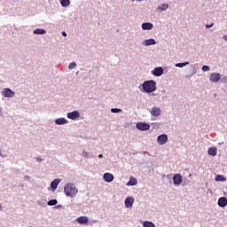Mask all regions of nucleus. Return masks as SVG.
<instances>
[{
  "instance_id": "nucleus-14",
  "label": "nucleus",
  "mask_w": 227,
  "mask_h": 227,
  "mask_svg": "<svg viewBox=\"0 0 227 227\" xmlns=\"http://www.w3.org/2000/svg\"><path fill=\"white\" fill-rule=\"evenodd\" d=\"M226 205H227V199H226V197H221L218 200V206L222 207H226Z\"/></svg>"
},
{
  "instance_id": "nucleus-8",
  "label": "nucleus",
  "mask_w": 227,
  "mask_h": 227,
  "mask_svg": "<svg viewBox=\"0 0 227 227\" xmlns=\"http://www.w3.org/2000/svg\"><path fill=\"white\" fill-rule=\"evenodd\" d=\"M134 205V197H128L125 199V207L126 208H132Z\"/></svg>"
},
{
  "instance_id": "nucleus-29",
  "label": "nucleus",
  "mask_w": 227,
  "mask_h": 227,
  "mask_svg": "<svg viewBox=\"0 0 227 227\" xmlns=\"http://www.w3.org/2000/svg\"><path fill=\"white\" fill-rule=\"evenodd\" d=\"M208 70H210V67H208V66H203L202 67V71L203 72H208Z\"/></svg>"
},
{
  "instance_id": "nucleus-33",
  "label": "nucleus",
  "mask_w": 227,
  "mask_h": 227,
  "mask_svg": "<svg viewBox=\"0 0 227 227\" xmlns=\"http://www.w3.org/2000/svg\"><path fill=\"white\" fill-rule=\"evenodd\" d=\"M212 26H214V23H212L211 25H206V27L210 28L212 27Z\"/></svg>"
},
{
  "instance_id": "nucleus-4",
  "label": "nucleus",
  "mask_w": 227,
  "mask_h": 227,
  "mask_svg": "<svg viewBox=\"0 0 227 227\" xmlns=\"http://www.w3.org/2000/svg\"><path fill=\"white\" fill-rule=\"evenodd\" d=\"M209 81H211V82H219V81H221V74L219 73L211 74L209 76Z\"/></svg>"
},
{
  "instance_id": "nucleus-37",
  "label": "nucleus",
  "mask_w": 227,
  "mask_h": 227,
  "mask_svg": "<svg viewBox=\"0 0 227 227\" xmlns=\"http://www.w3.org/2000/svg\"><path fill=\"white\" fill-rule=\"evenodd\" d=\"M223 40L227 42V35H223Z\"/></svg>"
},
{
  "instance_id": "nucleus-16",
  "label": "nucleus",
  "mask_w": 227,
  "mask_h": 227,
  "mask_svg": "<svg viewBox=\"0 0 227 227\" xmlns=\"http://www.w3.org/2000/svg\"><path fill=\"white\" fill-rule=\"evenodd\" d=\"M208 155H211L212 157H215L217 155V148L211 147L207 151Z\"/></svg>"
},
{
  "instance_id": "nucleus-23",
  "label": "nucleus",
  "mask_w": 227,
  "mask_h": 227,
  "mask_svg": "<svg viewBox=\"0 0 227 227\" xmlns=\"http://www.w3.org/2000/svg\"><path fill=\"white\" fill-rule=\"evenodd\" d=\"M60 4L64 8H67V6H70V0H61Z\"/></svg>"
},
{
  "instance_id": "nucleus-6",
  "label": "nucleus",
  "mask_w": 227,
  "mask_h": 227,
  "mask_svg": "<svg viewBox=\"0 0 227 227\" xmlns=\"http://www.w3.org/2000/svg\"><path fill=\"white\" fill-rule=\"evenodd\" d=\"M157 143L160 145H166V143H168V135L166 134L160 135L157 137Z\"/></svg>"
},
{
  "instance_id": "nucleus-25",
  "label": "nucleus",
  "mask_w": 227,
  "mask_h": 227,
  "mask_svg": "<svg viewBox=\"0 0 227 227\" xmlns=\"http://www.w3.org/2000/svg\"><path fill=\"white\" fill-rule=\"evenodd\" d=\"M48 205H49L50 207H54V205H58V200H51L48 201Z\"/></svg>"
},
{
  "instance_id": "nucleus-11",
  "label": "nucleus",
  "mask_w": 227,
  "mask_h": 227,
  "mask_svg": "<svg viewBox=\"0 0 227 227\" xmlns=\"http://www.w3.org/2000/svg\"><path fill=\"white\" fill-rule=\"evenodd\" d=\"M164 74V69L162 67H156L153 71V75H155V77H160Z\"/></svg>"
},
{
  "instance_id": "nucleus-22",
  "label": "nucleus",
  "mask_w": 227,
  "mask_h": 227,
  "mask_svg": "<svg viewBox=\"0 0 227 227\" xmlns=\"http://www.w3.org/2000/svg\"><path fill=\"white\" fill-rule=\"evenodd\" d=\"M146 46L148 45H155V39H147L145 41Z\"/></svg>"
},
{
  "instance_id": "nucleus-1",
  "label": "nucleus",
  "mask_w": 227,
  "mask_h": 227,
  "mask_svg": "<svg viewBox=\"0 0 227 227\" xmlns=\"http://www.w3.org/2000/svg\"><path fill=\"white\" fill-rule=\"evenodd\" d=\"M142 88L145 93H153L157 90V82L153 80L145 81L142 84Z\"/></svg>"
},
{
  "instance_id": "nucleus-20",
  "label": "nucleus",
  "mask_w": 227,
  "mask_h": 227,
  "mask_svg": "<svg viewBox=\"0 0 227 227\" xmlns=\"http://www.w3.org/2000/svg\"><path fill=\"white\" fill-rule=\"evenodd\" d=\"M128 186L130 185H137V179L134 178V177H130L129 181L127 183Z\"/></svg>"
},
{
  "instance_id": "nucleus-7",
  "label": "nucleus",
  "mask_w": 227,
  "mask_h": 227,
  "mask_svg": "<svg viewBox=\"0 0 227 227\" xmlns=\"http://www.w3.org/2000/svg\"><path fill=\"white\" fill-rule=\"evenodd\" d=\"M3 95L6 98H12V97L15 96V92L13 90H12L11 89H4Z\"/></svg>"
},
{
  "instance_id": "nucleus-30",
  "label": "nucleus",
  "mask_w": 227,
  "mask_h": 227,
  "mask_svg": "<svg viewBox=\"0 0 227 227\" xmlns=\"http://www.w3.org/2000/svg\"><path fill=\"white\" fill-rule=\"evenodd\" d=\"M112 113H121V109H118V108H112L111 109Z\"/></svg>"
},
{
  "instance_id": "nucleus-28",
  "label": "nucleus",
  "mask_w": 227,
  "mask_h": 227,
  "mask_svg": "<svg viewBox=\"0 0 227 227\" xmlns=\"http://www.w3.org/2000/svg\"><path fill=\"white\" fill-rule=\"evenodd\" d=\"M82 157H84L85 159H88V157H90V153L83 151L82 153Z\"/></svg>"
},
{
  "instance_id": "nucleus-10",
  "label": "nucleus",
  "mask_w": 227,
  "mask_h": 227,
  "mask_svg": "<svg viewBox=\"0 0 227 227\" xmlns=\"http://www.w3.org/2000/svg\"><path fill=\"white\" fill-rule=\"evenodd\" d=\"M79 116H81V114L77 111H74V112L67 114V118L69 120H77V118H79Z\"/></svg>"
},
{
  "instance_id": "nucleus-19",
  "label": "nucleus",
  "mask_w": 227,
  "mask_h": 227,
  "mask_svg": "<svg viewBox=\"0 0 227 227\" xmlns=\"http://www.w3.org/2000/svg\"><path fill=\"white\" fill-rule=\"evenodd\" d=\"M47 31L43 28H36L34 30V35H45Z\"/></svg>"
},
{
  "instance_id": "nucleus-36",
  "label": "nucleus",
  "mask_w": 227,
  "mask_h": 227,
  "mask_svg": "<svg viewBox=\"0 0 227 227\" xmlns=\"http://www.w3.org/2000/svg\"><path fill=\"white\" fill-rule=\"evenodd\" d=\"M62 35H63L64 36H67V32L63 31V32H62Z\"/></svg>"
},
{
  "instance_id": "nucleus-12",
  "label": "nucleus",
  "mask_w": 227,
  "mask_h": 227,
  "mask_svg": "<svg viewBox=\"0 0 227 227\" xmlns=\"http://www.w3.org/2000/svg\"><path fill=\"white\" fill-rule=\"evenodd\" d=\"M77 223L79 224H88L90 219H88V216H79L77 219H76Z\"/></svg>"
},
{
  "instance_id": "nucleus-18",
  "label": "nucleus",
  "mask_w": 227,
  "mask_h": 227,
  "mask_svg": "<svg viewBox=\"0 0 227 227\" xmlns=\"http://www.w3.org/2000/svg\"><path fill=\"white\" fill-rule=\"evenodd\" d=\"M55 123L57 125H65V123H68V121H67V119L65 118H59L56 119Z\"/></svg>"
},
{
  "instance_id": "nucleus-9",
  "label": "nucleus",
  "mask_w": 227,
  "mask_h": 227,
  "mask_svg": "<svg viewBox=\"0 0 227 227\" xmlns=\"http://www.w3.org/2000/svg\"><path fill=\"white\" fill-rule=\"evenodd\" d=\"M103 178H104L105 182L109 184V183L113 182V180H114V176H113V174H111V173H105L103 176Z\"/></svg>"
},
{
  "instance_id": "nucleus-17",
  "label": "nucleus",
  "mask_w": 227,
  "mask_h": 227,
  "mask_svg": "<svg viewBox=\"0 0 227 227\" xmlns=\"http://www.w3.org/2000/svg\"><path fill=\"white\" fill-rule=\"evenodd\" d=\"M59 179H55L51 183V189H53V191H56V189H58V185H59Z\"/></svg>"
},
{
  "instance_id": "nucleus-3",
  "label": "nucleus",
  "mask_w": 227,
  "mask_h": 227,
  "mask_svg": "<svg viewBox=\"0 0 227 227\" xmlns=\"http://www.w3.org/2000/svg\"><path fill=\"white\" fill-rule=\"evenodd\" d=\"M173 182H174V185H181L182 182H184V178L182 177V175L180 174L174 175Z\"/></svg>"
},
{
  "instance_id": "nucleus-24",
  "label": "nucleus",
  "mask_w": 227,
  "mask_h": 227,
  "mask_svg": "<svg viewBox=\"0 0 227 227\" xmlns=\"http://www.w3.org/2000/svg\"><path fill=\"white\" fill-rule=\"evenodd\" d=\"M215 180H216V182H225L226 178H224V176H223L221 175H218V176H216Z\"/></svg>"
},
{
  "instance_id": "nucleus-32",
  "label": "nucleus",
  "mask_w": 227,
  "mask_h": 227,
  "mask_svg": "<svg viewBox=\"0 0 227 227\" xmlns=\"http://www.w3.org/2000/svg\"><path fill=\"white\" fill-rule=\"evenodd\" d=\"M30 178H31V177H30L29 176H24V179L27 180V181H29Z\"/></svg>"
},
{
  "instance_id": "nucleus-39",
  "label": "nucleus",
  "mask_w": 227,
  "mask_h": 227,
  "mask_svg": "<svg viewBox=\"0 0 227 227\" xmlns=\"http://www.w3.org/2000/svg\"><path fill=\"white\" fill-rule=\"evenodd\" d=\"M0 113H1V107H0Z\"/></svg>"
},
{
  "instance_id": "nucleus-31",
  "label": "nucleus",
  "mask_w": 227,
  "mask_h": 227,
  "mask_svg": "<svg viewBox=\"0 0 227 227\" xmlns=\"http://www.w3.org/2000/svg\"><path fill=\"white\" fill-rule=\"evenodd\" d=\"M168 4H161V6H160V10H162V11H164V10H168Z\"/></svg>"
},
{
  "instance_id": "nucleus-35",
  "label": "nucleus",
  "mask_w": 227,
  "mask_h": 227,
  "mask_svg": "<svg viewBox=\"0 0 227 227\" xmlns=\"http://www.w3.org/2000/svg\"><path fill=\"white\" fill-rule=\"evenodd\" d=\"M37 162H42V160L40 158H36Z\"/></svg>"
},
{
  "instance_id": "nucleus-26",
  "label": "nucleus",
  "mask_w": 227,
  "mask_h": 227,
  "mask_svg": "<svg viewBox=\"0 0 227 227\" xmlns=\"http://www.w3.org/2000/svg\"><path fill=\"white\" fill-rule=\"evenodd\" d=\"M185 65H189V62L177 63V64H176V67H177L178 68H182V67H185Z\"/></svg>"
},
{
  "instance_id": "nucleus-34",
  "label": "nucleus",
  "mask_w": 227,
  "mask_h": 227,
  "mask_svg": "<svg viewBox=\"0 0 227 227\" xmlns=\"http://www.w3.org/2000/svg\"><path fill=\"white\" fill-rule=\"evenodd\" d=\"M98 157H99V159H104V155H102V154H99Z\"/></svg>"
},
{
  "instance_id": "nucleus-21",
  "label": "nucleus",
  "mask_w": 227,
  "mask_h": 227,
  "mask_svg": "<svg viewBox=\"0 0 227 227\" xmlns=\"http://www.w3.org/2000/svg\"><path fill=\"white\" fill-rule=\"evenodd\" d=\"M144 227H155V223L150 221H145L143 223Z\"/></svg>"
},
{
  "instance_id": "nucleus-5",
  "label": "nucleus",
  "mask_w": 227,
  "mask_h": 227,
  "mask_svg": "<svg viewBox=\"0 0 227 227\" xmlns=\"http://www.w3.org/2000/svg\"><path fill=\"white\" fill-rule=\"evenodd\" d=\"M137 129H138V130H150V124L146 122H137Z\"/></svg>"
},
{
  "instance_id": "nucleus-15",
  "label": "nucleus",
  "mask_w": 227,
  "mask_h": 227,
  "mask_svg": "<svg viewBox=\"0 0 227 227\" xmlns=\"http://www.w3.org/2000/svg\"><path fill=\"white\" fill-rule=\"evenodd\" d=\"M142 29H144L145 31L153 29V24L150 22L143 23Z\"/></svg>"
},
{
  "instance_id": "nucleus-38",
  "label": "nucleus",
  "mask_w": 227,
  "mask_h": 227,
  "mask_svg": "<svg viewBox=\"0 0 227 227\" xmlns=\"http://www.w3.org/2000/svg\"><path fill=\"white\" fill-rule=\"evenodd\" d=\"M0 210H1V204H0Z\"/></svg>"
},
{
  "instance_id": "nucleus-2",
  "label": "nucleus",
  "mask_w": 227,
  "mask_h": 227,
  "mask_svg": "<svg viewBox=\"0 0 227 227\" xmlns=\"http://www.w3.org/2000/svg\"><path fill=\"white\" fill-rule=\"evenodd\" d=\"M64 192L66 196H69L70 198H74L77 196V192H79V189L74 184H67L64 186Z\"/></svg>"
},
{
  "instance_id": "nucleus-13",
  "label": "nucleus",
  "mask_w": 227,
  "mask_h": 227,
  "mask_svg": "<svg viewBox=\"0 0 227 227\" xmlns=\"http://www.w3.org/2000/svg\"><path fill=\"white\" fill-rule=\"evenodd\" d=\"M151 114L153 116H160V108L153 106L151 110Z\"/></svg>"
},
{
  "instance_id": "nucleus-27",
  "label": "nucleus",
  "mask_w": 227,
  "mask_h": 227,
  "mask_svg": "<svg viewBox=\"0 0 227 227\" xmlns=\"http://www.w3.org/2000/svg\"><path fill=\"white\" fill-rule=\"evenodd\" d=\"M75 67H77V64L75 62H72L71 64H69V70H74V68H75Z\"/></svg>"
}]
</instances>
